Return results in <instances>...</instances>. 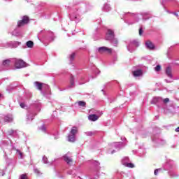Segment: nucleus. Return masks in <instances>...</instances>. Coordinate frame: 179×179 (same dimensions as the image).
<instances>
[{
    "label": "nucleus",
    "instance_id": "obj_4",
    "mask_svg": "<svg viewBox=\"0 0 179 179\" xmlns=\"http://www.w3.org/2000/svg\"><path fill=\"white\" fill-rule=\"evenodd\" d=\"M138 17V15L132 13H127L124 15V22L125 23H127V24H134L136 22H138V20H135L134 22H131V19H136Z\"/></svg>",
    "mask_w": 179,
    "mask_h": 179
},
{
    "label": "nucleus",
    "instance_id": "obj_16",
    "mask_svg": "<svg viewBox=\"0 0 179 179\" xmlns=\"http://www.w3.org/2000/svg\"><path fill=\"white\" fill-rule=\"evenodd\" d=\"M72 87H75V78L73 76L70 78V85H68L67 89H72Z\"/></svg>",
    "mask_w": 179,
    "mask_h": 179
},
{
    "label": "nucleus",
    "instance_id": "obj_7",
    "mask_svg": "<svg viewBox=\"0 0 179 179\" xmlns=\"http://www.w3.org/2000/svg\"><path fill=\"white\" fill-rule=\"evenodd\" d=\"M165 73H166V76L168 78H169V79H172L173 80H179V77L174 78L173 76V72L171 70V67H170V66H168L166 68Z\"/></svg>",
    "mask_w": 179,
    "mask_h": 179
},
{
    "label": "nucleus",
    "instance_id": "obj_44",
    "mask_svg": "<svg viewBox=\"0 0 179 179\" xmlns=\"http://www.w3.org/2000/svg\"><path fill=\"white\" fill-rule=\"evenodd\" d=\"M143 33V31L142 30V28H140V29H139V35L142 36Z\"/></svg>",
    "mask_w": 179,
    "mask_h": 179
},
{
    "label": "nucleus",
    "instance_id": "obj_10",
    "mask_svg": "<svg viewBox=\"0 0 179 179\" xmlns=\"http://www.w3.org/2000/svg\"><path fill=\"white\" fill-rule=\"evenodd\" d=\"M115 37V35L114 34V31L112 29H108L105 38L108 41H110V40H113Z\"/></svg>",
    "mask_w": 179,
    "mask_h": 179
},
{
    "label": "nucleus",
    "instance_id": "obj_50",
    "mask_svg": "<svg viewBox=\"0 0 179 179\" xmlns=\"http://www.w3.org/2000/svg\"><path fill=\"white\" fill-rule=\"evenodd\" d=\"M59 137L58 136V135L55 136V139H58Z\"/></svg>",
    "mask_w": 179,
    "mask_h": 179
},
{
    "label": "nucleus",
    "instance_id": "obj_42",
    "mask_svg": "<svg viewBox=\"0 0 179 179\" xmlns=\"http://www.w3.org/2000/svg\"><path fill=\"white\" fill-rule=\"evenodd\" d=\"M5 175V171L2 169H0V176H4Z\"/></svg>",
    "mask_w": 179,
    "mask_h": 179
},
{
    "label": "nucleus",
    "instance_id": "obj_27",
    "mask_svg": "<svg viewBox=\"0 0 179 179\" xmlns=\"http://www.w3.org/2000/svg\"><path fill=\"white\" fill-rule=\"evenodd\" d=\"M14 150H16V155L20 156V159H23V152H22L20 150L18 149H16L15 147L13 148Z\"/></svg>",
    "mask_w": 179,
    "mask_h": 179
},
{
    "label": "nucleus",
    "instance_id": "obj_14",
    "mask_svg": "<svg viewBox=\"0 0 179 179\" xmlns=\"http://www.w3.org/2000/svg\"><path fill=\"white\" fill-rule=\"evenodd\" d=\"M113 146L117 149V150H120V149H122V148L125 146V144L122 142L114 143Z\"/></svg>",
    "mask_w": 179,
    "mask_h": 179
},
{
    "label": "nucleus",
    "instance_id": "obj_1",
    "mask_svg": "<svg viewBox=\"0 0 179 179\" xmlns=\"http://www.w3.org/2000/svg\"><path fill=\"white\" fill-rule=\"evenodd\" d=\"M11 61L15 69H22V68H26V66H27L26 62L20 59L13 58Z\"/></svg>",
    "mask_w": 179,
    "mask_h": 179
},
{
    "label": "nucleus",
    "instance_id": "obj_47",
    "mask_svg": "<svg viewBox=\"0 0 179 179\" xmlns=\"http://www.w3.org/2000/svg\"><path fill=\"white\" fill-rule=\"evenodd\" d=\"M156 138L157 137H152L153 142H157V140H156Z\"/></svg>",
    "mask_w": 179,
    "mask_h": 179
},
{
    "label": "nucleus",
    "instance_id": "obj_6",
    "mask_svg": "<svg viewBox=\"0 0 179 179\" xmlns=\"http://www.w3.org/2000/svg\"><path fill=\"white\" fill-rule=\"evenodd\" d=\"M2 120H4V122H12V121H13V115L10 114H8L6 115L3 114H0V124Z\"/></svg>",
    "mask_w": 179,
    "mask_h": 179
},
{
    "label": "nucleus",
    "instance_id": "obj_2",
    "mask_svg": "<svg viewBox=\"0 0 179 179\" xmlns=\"http://www.w3.org/2000/svg\"><path fill=\"white\" fill-rule=\"evenodd\" d=\"M79 12V9L76 8L75 10H73L70 14V20L73 22H76V23H79V22H80V20H82Z\"/></svg>",
    "mask_w": 179,
    "mask_h": 179
},
{
    "label": "nucleus",
    "instance_id": "obj_36",
    "mask_svg": "<svg viewBox=\"0 0 179 179\" xmlns=\"http://www.w3.org/2000/svg\"><path fill=\"white\" fill-rule=\"evenodd\" d=\"M50 41H53V40H54V34H52V32H50Z\"/></svg>",
    "mask_w": 179,
    "mask_h": 179
},
{
    "label": "nucleus",
    "instance_id": "obj_53",
    "mask_svg": "<svg viewBox=\"0 0 179 179\" xmlns=\"http://www.w3.org/2000/svg\"><path fill=\"white\" fill-rule=\"evenodd\" d=\"M94 179H98L99 178V175L96 176L95 177H94Z\"/></svg>",
    "mask_w": 179,
    "mask_h": 179
},
{
    "label": "nucleus",
    "instance_id": "obj_34",
    "mask_svg": "<svg viewBox=\"0 0 179 179\" xmlns=\"http://www.w3.org/2000/svg\"><path fill=\"white\" fill-rule=\"evenodd\" d=\"M162 101H163V103L164 104H166V103H169V101H170V99L166 98V99H162Z\"/></svg>",
    "mask_w": 179,
    "mask_h": 179
},
{
    "label": "nucleus",
    "instance_id": "obj_32",
    "mask_svg": "<svg viewBox=\"0 0 179 179\" xmlns=\"http://www.w3.org/2000/svg\"><path fill=\"white\" fill-rule=\"evenodd\" d=\"M73 59H75V53H72L70 55V62H72V61H73Z\"/></svg>",
    "mask_w": 179,
    "mask_h": 179
},
{
    "label": "nucleus",
    "instance_id": "obj_46",
    "mask_svg": "<svg viewBox=\"0 0 179 179\" xmlns=\"http://www.w3.org/2000/svg\"><path fill=\"white\" fill-rule=\"evenodd\" d=\"M74 4L75 5H79V1L78 0L74 1Z\"/></svg>",
    "mask_w": 179,
    "mask_h": 179
},
{
    "label": "nucleus",
    "instance_id": "obj_15",
    "mask_svg": "<svg viewBox=\"0 0 179 179\" xmlns=\"http://www.w3.org/2000/svg\"><path fill=\"white\" fill-rule=\"evenodd\" d=\"M132 74L133 76H134V78H139V76H142L143 72L141 69H138L134 71H132Z\"/></svg>",
    "mask_w": 179,
    "mask_h": 179
},
{
    "label": "nucleus",
    "instance_id": "obj_48",
    "mask_svg": "<svg viewBox=\"0 0 179 179\" xmlns=\"http://www.w3.org/2000/svg\"><path fill=\"white\" fill-rule=\"evenodd\" d=\"M111 155H113L114 153H115V150H113V151H111Z\"/></svg>",
    "mask_w": 179,
    "mask_h": 179
},
{
    "label": "nucleus",
    "instance_id": "obj_9",
    "mask_svg": "<svg viewBox=\"0 0 179 179\" xmlns=\"http://www.w3.org/2000/svg\"><path fill=\"white\" fill-rule=\"evenodd\" d=\"M20 45V43L17 41H14V42H8L4 43L3 47H6V48H16L17 46Z\"/></svg>",
    "mask_w": 179,
    "mask_h": 179
},
{
    "label": "nucleus",
    "instance_id": "obj_3",
    "mask_svg": "<svg viewBox=\"0 0 179 179\" xmlns=\"http://www.w3.org/2000/svg\"><path fill=\"white\" fill-rule=\"evenodd\" d=\"M35 86L41 92V93L43 94V96H45V93H48L50 91V86L48 85H43L38 83V82H35L34 83Z\"/></svg>",
    "mask_w": 179,
    "mask_h": 179
},
{
    "label": "nucleus",
    "instance_id": "obj_17",
    "mask_svg": "<svg viewBox=\"0 0 179 179\" xmlns=\"http://www.w3.org/2000/svg\"><path fill=\"white\" fill-rule=\"evenodd\" d=\"M145 46H146V48H148V50L155 49V45H153V43L150 41H148L145 42Z\"/></svg>",
    "mask_w": 179,
    "mask_h": 179
},
{
    "label": "nucleus",
    "instance_id": "obj_54",
    "mask_svg": "<svg viewBox=\"0 0 179 179\" xmlns=\"http://www.w3.org/2000/svg\"><path fill=\"white\" fill-rule=\"evenodd\" d=\"M166 143V141H162V144Z\"/></svg>",
    "mask_w": 179,
    "mask_h": 179
},
{
    "label": "nucleus",
    "instance_id": "obj_24",
    "mask_svg": "<svg viewBox=\"0 0 179 179\" xmlns=\"http://www.w3.org/2000/svg\"><path fill=\"white\" fill-rule=\"evenodd\" d=\"M109 41L111 43L113 47H117V45H118V40L115 38V37Z\"/></svg>",
    "mask_w": 179,
    "mask_h": 179
},
{
    "label": "nucleus",
    "instance_id": "obj_40",
    "mask_svg": "<svg viewBox=\"0 0 179 179\" xmlns=\"http://www.w3.org/2000/svg\"><path fill=\"white\" fill-rule=\"evenodd\" d=\"M161 169H155L154 174L155 176H157V174H159V171H160Z\"/></svg>",
    "mask_w": 179,
    "mask_h": 179
},
{
    "label": "nucleus",
    "instance_id": "obj_22",
    "mask_svg": "<svg viewBox=\"0 0 179 179\" xmlns=\"http://www.w3.org/2000/svg\"><path fill=\"white\" fill-rule=\"evenodd\" d=\"M88 120H90V121H97V120H99V116H97V115H90Z\"/></svg>",
    "mask_w": 179,
    "mask_h": 179
},
{
    "label": "nucleus",
    "instance_id": "obj_55",
    "mask_svg": "<svg viewBox=\"0 0 179 179\" xmlns=\"http://www.w3.org/2000/svg\"><path fill=\"white\" fill-rule=\"evenodd\" d=\"M1 94H0V99H1Z\"/></svg>",
    "mask_w": 179,
    "mask_h": 179
},
{
    "label": "nucleus",
    "instance_id": "obj_20",
    "mask_svg": "<svg viewBox=\"0 0 179 179\" xmlns=\"http://www.w3.org/2000/svg\"><path fill=\"white\" fill-rule=\"evenodd\" d=\"M17 135V132L15 130H8L7 131V136H16Z\"/></svg>",
    "mask_w": 179,
    "mask_h": 179
},
{
    "label": "nucleus",
    "instance_id": "obj_12",
    "mask_svg": "<svg viewBox=\"0 0 179 179\" xmlns=\"http://www.w3.org/2000/svg\"><path fill=\"white\" fill-rule=\"evenodd\" d=\"M29 23V17L24 16L22 20L18 21L17 27H22L24 26V24H27Z\"/></svg>",
    "mask_w": 179,
    "mask_h": 179
},
{
    "label": "nucleus",
    "instance_id": "obj_39",
    "mask_svg": "<svg viewBox=\"0 0 179 179\" xmlns=\"http://www.w3.org/2000/svg\"><path fill=\"white\" fill-rule=\"evenodd\" d=\"M85 135H87V136H92V135H93V133L92 131H87L85 132Z\"/></svg>",
    "mask_w": 179,
    "mask_h": 179
},
{
    "label": "nucleus",
    "instance_id": "obj_21",
    "mask_svg": "<svg viewBox=\"0 0 179 179\" xmlns=\"http://www.w3.org/2000/svg\"><path fill=\"white\" fill-rule=\"evenodd\" d=\"M68 141L69 142H75V141H76V136H75V134H70L68 136Z\"/></svg>",
    "mask_w": 179,
    "mask_h": 179
},
{
    "label": "nucleus",
    "instance_id": "obj_56",
    "mask_svg": "<svg viewBox=\"0 0 179 179\" xmlns=\"http://www.w3.org/2000/svg\"><path fill=\"white\" fill-rule=\"evenodd\" d=\"M10 143H12V141H10Z\"/></svg>",
    "mask_w": 179,
    "mask_h": 179
},
{
    "label": "nucleus",
    "instance_id": "obj_26",
    "mask_svg": "<svg viewBox=\"0 0 179 179\" xmlns=\"http://www.w3.org/2000/svg\"><path fill=\"white\" fill-rule=\"evenodd\" d=\"M110 9H111V8L110 7V5H108V4H104V6L102 8V10H103L104 12H108V11H110Z\"/></svg>",
    "mask_w": 179,
    "mask_h": 179
},
{
    "label": "nucleus",
    "instance_id": "obj_5",
    "mask_svg": "<svg viewBox=\"0 0 179 179\" xmlns=\"http://www.w3.org/2000/svg\"><path fill=\"white\" fill-rule=\"evenodd\" d=\"M136 47H139V42L133 41L127 46V50L129 52H134L136 50Z\"/></svg>",
    "mask_w": 179,
    "mask_h": 179
},
{
    "label": "nucleus",
    "instance_id": "obj_38",
    "mask_svg": "<svg viewBox=\"0 0 179 179\" xmlns=\"http://www.w3.org/2000/svg\"><path fill=\"white\" fill-rule=\"evenodd\" d=\"M21 108H26V104L24 103H20Z\"/></svg>",
    "mask_w": 179,
    "mask_h": 179
},
{
    "label": "nucleus",
    "instance_id": "obj_29",
    "mask_svg": "<svg viewBox=\"0 0 179 179\" xmlns=\"http://www.w3.org/2000/svg\"><path fill=\"white\" fill-rule=\"evenodd\" d=\"M43 162L45 164H50V166L52 164V162H48V158H47L45 156L43 157Z\"/></svg>",
    "mask_w": 179,
    "mask_h": 179
},
{
    "label": "nucleus",
    "instance_id": "obj_11",
    "mask_svg": "<svg viewBox=\"0 0 179 179\" xmlns=\"http://www.w3.org/2000/svg\"><path fill=\"white\" fill-rule=\"evenodd\" d=\"M98 52L99 54H103V52H108V54H111L113 52V49L108 48L106 46L100 47L97 49Z\"/></svg>",
    "mask_w": 179,
    "mask_h": 179
},
{
    "label": "nucleus",
    "instance_id": "obj_51",
    "mask_svg": "<svg viewBox=\"0 0 179 179\" xmlns=\"http://www.w3.org/2000/svg\"><path fill=\"white\" fill-rule=\"evenodd\" d=\"M176 132H179V127H178V128L176 129Z\"/></svg>",
    "mask_w": 179,
    "mask_h": 179
},
{
    "label": "nucleus",
    "instance_id": "obj_52",
    "mask_svg": "<svg viewBox=\"0 0 179 179\" xmlns=\"http://www.w3.org/2000/svg\"><path fill=\"white\" fill-rule=\"evenodd\" d=\"M121 139H122V141H125V139H127V138H125V137H121Z\"/></svg>",
    "mask_w": 179,
    "mask_h": 179
},
{
    "label": "nucleus",
    "instance_id": "obj_28",
    "mask_svg": "<svg viewBox=\"0 0 179 179\" xmlns=\"http://www.w3.org/2000/svg\"><path fill=\"white\" fill-rule=\"evenodd\" d=\"M26 45L28 48H33V47H34V43L31 41H29L26 43Z\"/></svg>",
    "mask_w": 179,
    "mask_h": 179
},
{
    "label": "nucleus",
    "instance_id": "obj_35",
    "mask_svg": "<svg viewBox=\"0 0 179 179\" xmlns=\"http://www.w3.org/2000/svg\"><path fill=\"white\" fill-rule=\"evenodd\" d=\"M156 72H159L160 69H162V66L160 65H157V66L155 68Z\"/></svg>",
    "mask_w": 179,
    "mask_h": 179
},
{
    "label": "nucleus",
    "instance_id": "obj_25",
    "mask_svg": "<svg viewBox=\"0 0 179 179\" xmlns=\"http://www.w3.org/2000/svg\"><path fill=\"white\" fill-rule=\"evenodd\" d=\"M70 134H71V135H75V136H76V134H78V127H73L71 128V131H70Z\"/></svg>",
    "mask_w": 179,
    "mask_h": 179
},
{
    "label": "nucleus",
    "instance_id": "obj_8",
    "mask_svg": "<svg viewBox=\"0 0 179 179\" xmlns=\"http://www.w3.org/2000/svg\"><path fill=\"white\" fill-rule=\"evenodd\" d=\"M122 164L123 166H125V167H129V169H134V165L132 163H129V158L128 157H124L122 159Z\"/></svg>",
    "mask_w": 179,
    "mask_h": 179
},
{
    "label": "nucleus",
    "instance_id": "obj_45",
    "mask_svg": "<svg viewBox=\"0 0 179 179\" xmlns=\"http://www.w3.org/2000/svg\"><path fill=\"white\" fill-rule=\"evenodd\" d=\"M165 82H166V83H171L173 82V80H167V79H165Z\"/></svg>",
    "mask_w": 179,
    "mask_h": 179
},
{
    "label": "nucleus",
    "instance_id": "obj_33",
    "mask_svg": "<svg viewBox=\"0 0 179 179\" xmlns=\"http://www.w3.org/2000/svg\"><path fill=\"white\" fill-rule=\"evenodd\" d=\"M13 36H20V34L19 32H17V30H14V31H13Z\"/></svg>",
    "mask_w": 179,
    "mask_h": 179
},
{
    "label": "nucleus",
    "instance_id": "obj_43",
    "mask_svg": "<svg viewBox=\"0 0 179 179\" xmlns=\"http://www.w3.org/2000/svg\"><path fill=\"white\" fill-rule=\"evenodd\" d=\"M34 173H36V174H41L40 171L37 169H34Z\"/></svg>",
    "mask_w": 179,
    "mask_h": 179
},
{
    "label": "nucleus",
    "instance_id": "obj_49",
    "mask_svg": "<svg viewBox=\"0 0 179 179\" xmlns=\"http://www.w3.org/2000/svg\"><path fill=\"white\" fill-rule=\"evenodd\" d=\"M173 15H175V16H176L177 17H178V14L176 13H174Z\"/></svg>",
    "mask_w": 179,
    "mask_h": 179
},
{
    "label": "nucleus",
    "instance_id": "obj_31",
    "mask_svg": "<svg viewBox=\"0 0 179 179\" xmlns=\"http://www.w3.org/2000/svg\"><path fill=\"white\" fill-rule=\"evenodd\" d=\"M78 104L80 107H85L86 106V102L83 101H78Z\"/></svg>",
    "mask_w": 179,
    "mask_h": 179
},
{
    "label": "nucleus",
    "instance_id": "obj_13",
    "mask_svg": "<svg viewBox=\"0 0 179 179\" xmlns=\"http://www.w3.org/2000/svg\"><path fill=\"white\" fill-rule=\"evenodd\" d=\"M37 113L29 110L28 111L27 114V120L28 121H32V120L34 118L35 115H36Z\"/></svg>",
    "mask_w": 179,
    "mask_h": 179
},
{
    "label": "nucleus",
    "instance_id": "obj_30",
    "mask_svg": "<svg viewBox=\"0 0 179 179\" xmlns=\"http://www.w3.org/2000/svg\"><path fill=\"white\" fill-rule=\"evenodd\" d=\"M94 165L96 166V171H100V162L95 161L94 162Z\"/></svg>",
    "mask_w": 179,
    "mask_h": 179
},
{
    "label": "nucleus",
    "instance_id": "obj_19",
    "mask_svg": "<svg viewBox=\"0 0 179 179\" xmlns=\"http://www.w3.org/2000/svg\"><path fill=\"white\" fill-rule=\"evenodd\" d=\"M9 65H13V63H12V59H6L3 62V66H9Z\"/></svg>",
    "mask_w": 179,
    "mask_h": 179
},
{
    "label": "nucleus",
    "instance_id": "obj_18",
    "mask_svg": "<svg viewBox=\"0 0 179 179\" xmlns=\"http://www.w3.org/2000/svg\"><path fill=\"white\" fill-rule=\"evenodd\" d=\"M162 97H155L151 101V104H157V103H162Z\"/></svg>",
    "mask_w": 179,
    "mask_h": 179
},
{
    "label": "nucleus",
    "instance_id": "obj_41",
    "mask_svg": "<svg viewBox=\"0 0 179 179\" xmlns=\"http://www.w3.org/2000/svg\"><path fill=\"white\" fill-rule=\"evenodd\" d=\"M41 129L43 131V132H45L46 131L45 127L44 125L41 126Z\"/></svg>",
    "mask_w": 179,
    "mask_h": 179
},
{
    "label": "nucleus",
    "instance_id": "obj_37",
    "mask_svg": "<svg viewBox=\"0 0 179 179\" xmlns=\"http://www.w3.org/2000/svg\"><path fill=\"white\" fill-rule=\"evenodd\" d=\"M20 179H27V175L22 174L20 177Z\"/></svg>",
    "mask_w": 179,
    "mask_h": 179
},
{
    "label": "nucleus",
    "instance_id": "obj_23",
    "mask_svg": "<svg viewBox=\"0 0 179 179\" xmlns=\"http://www.w3.org/2000/svg\"><path fill=\"white\" fill-rule=\"evenodd\" d=\"M64 162H66V163H67V164H71V163H72V159H71V157H68V154H66V155H64L63 157Z\"/></svg>",
    "mask_w": 179,
    "mask_h": 179
}]
</instances>
